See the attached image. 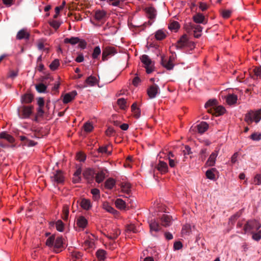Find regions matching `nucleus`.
Listing matches in <instances>:
<instances>
[{
    "label": "nucleus",
    "mask_w": 261,
    "mask_h": 261,
    "mask_svg": "<svg viewBox=\"0 0 261 261\" xmlns=\"http://www.w3.org/2000/svg\"><path fill=\"white\" fill-rule=\"evenodd\" d=\"M116 207L120 210H124L126 207V203L121 199H117L115 201Z\"/></svg>",
    "instance_id": "nucleus-33"
},
{
    "label": "nucleus",
    "mask_w": 261,
    "mask_h": 261,
    "mask_svg": "<svg viewBox=\"0 0 261 261\" xmlns=\"http://www.w3.org/2000/svg\"><path fill=\"white\" fill-rule=\"evenodd\" d=\"M56 227L57 230L62 231L64 228L63 222L60 220H58L56 223Z\"/></svg>",
    "instance_id": "nucleus-52"
},
{
    "label": "nucleus",
    "mask_w": 261,
    "mask_h": 261,
    "mask_svg": "<svg viewBox=\"0 0 261 261\" xmlns=\"http://www.w3.org/2000/svg\"><path fill=\"white\" fill-rule=\"evenodd\" d=\"M132 186L130 183L127 182H123L121 184V188L122 191L127 194H129L131 192Z\"/></svg>",
    "instance_id": "nucleus-23"
},
{
    "label": "nucleus",
    "mask_w": 261,
    "mask_h": 261,
    "mask_svg": "<svg viewBox=\"0 0 261 261\" xmlns=\"http://www.w3.org/2000/svg\"><path fill=\"white\" fill-rule=\"evenodd\" d=\"M60 63L58 59L54 60L49 65V67L51 70H55L57 69L59 66Z\"/></svg>",
    "instance_id": "nucleus-50"
},
{
    "label": "nucleus",
    "mask_w": 261,
    "mask_h": 261,
    "mask_svg": "<svg viewBox=\"0 0 261 261\" xmlns=\"http://www.w3.org/2000/svg\"><path fill=\"white\" fill-rule=\"evenodd\" d=\"M83 254L80 252H74L72 253V257L73 261H81V259Z\"/></svg>",
    "instance_id": "nucleus-48"
},
{
    "label": "nucleus",
    "mask_w": 261,
    "mask_h": 261,
    "mask_svg": "<svg viewBox=\"0 0 261 261\" xmlns=\"http://www.w3.org/2000/svg\"><path fill=\"white\" fill-rule=\"evenodd\" d=\"M88 223L87 219L84 216H80L77 219V225L82 228L86 227Z\"/></svg>",
    "instance_id": "nucleus-25"
},
{
    "label": "nucleus",
    "mask_w": 261,
    "mask_h": 261,
    "mask_svg": "<svg viewBox=\"0 0 261 261\" xmlns=\"http://www.w3.org/2000/svg\"><path fill=\"white\" fill-rule=\"evenodd\" d=\"M261 227V224L254 219L250 220L246 222L244 226V233H253Z\"/></svg>",
    "instance_id": "nucleus-4"
},
{
    "label": "nucleus",
    "mask_w": 261,
    "mask_h": 261,
    "mask_svg": "<svg viewBox=\"0 0 261 261\" xmlns=\"http://www.w3.org/2000/svg\"><path fill=\"white\" fill-rule=\"evenodd\" d=\"M231 11L229 10H224L222 12V15L223 18H227L230 17Z\"/></svg>",
    "instance_id": "nucleus-60"
},
{
    "label": "nucleus",
    "mask_w": 261,
    "mask_h": 261,
    "mask_svg": "<svg viewBox=\"0 0 261 261\" xmlns=\"http://www.w3.org/2000/svg\"><path fill=\"white\" fill-rule=\"evenodd\" d=\"M254 182L255 185H261V175L260 174H257L254 177Z\"/></svg>",
    "instance_id": "nucleus-63"
},
{
    "label": "nucleus",
    "mask_w": 261,
    "mask_h": 261,
    "mask_svg": "<svg viewBox=\"0 0 261 261\" xmlns=\"http://www.w3.org/2000/svg\"><path fill=\"white\" fill-rule=\"evenodd\" d=\"M145 11L147 13L148 17L150 19H153L155 17L156 10L154 8L152 7L146 8L145 9Z\"/></svg>",
    "instance_id": "nucleus-21"
},
{
    "label": "nucleus",
    "mask_w": 261,
    "mask_h": 261,
    "mask_svg": "<svg viewBox=\"0 0 261 261\" xmlns=\"http://www.w3.org/2000/svg\"><path fill=\"white\" fill-rule=\"evenodd\" d=\"M115 133V130L111 127H109L106 131V135L109 137L113 136Z\"/></svg>",
    "instance_id": "nucleus-61"
},
{
    "label": "nucleus",
    "mask_w": 261,
    "mask_h": 261,
    "mask_svg": "<svg viewBox=\"0 0 261 261\" xmlns=\"http://www.w3.org/2000/svg\"><path fill=\"white\" fill-rule=\"evenodd\" d=\"M156 168L161 174H165L168 171L167 164L164 161H160Z\"/></svg>",
    "instance_id": "nucleus-14"
},
{
    "label": "nucleus",
    "mask_w": 261,
    "mask_h": 261,
    "mask_svg": "<svg viewBox=\"0 0 261 261\" xmlns=\"http://www.w3.org/2000/svg\"><path fill=\"white\" fill-rule=\"evenodd\" d=\"M47 87L42 83H40L36 85V90L39 93H44L46 90Z\"/></svg>",
    "instance_id": "nucleus-45"
},
{
    "label": "nucleus",
    "mask_w": 261,
    "mask_h": 261,
    "mask_svg": "<svg viewBox=\"0 0 261 261\" xmlns=\"http://www.w3.org/2000/svg\"><path fill=\"white\" fill-rule=\"evenodd\" d=\"M218 154V151H215L212 152L206 163V165L208 166H214L215 164L216 159Z\"/></svg>",
    "instance_id": "nucleus-17"
},
{
    "label": "nucleus",
    "mask_w": 261,
    "mask_h": 261,
    "mask_svg": "<svg viewBox=\"0 0 261 261\" xmlns=\"http://www.w3.org/2000/svg\"><path fill=\"white\" fill-rule=\"evenodd\" d=\"M253 72L255 76L261 79V66L255 67Z\"/></svg>",
    "instance_id": "nucleus-57"
},
{
    "label": "nucleus",
    "mask_w": 261,
    "mask_h": 261,
    "mask_svg": "<svg viewBox=\"0 0 261 261\" xmlns=\"http://www.w3.org/2000/svg\"><path fill=\"white\" fill-rule=\"evenodd\" d=\"M80 42V38L78 37H72L70 38H66L64 39L65 43H70L72 45H74Z\"/></svg>",
    "instance_id": "nucleus-37"
},
{
    "label": "nucleus",
    "mask_w": 261,
    "mask_h": 261,
    "mask_svg": "<svg viewBox=\"0 0 261 261\" xmlns=\"http://www.w3.org/2000/svg\"><path fill=\"white\" fill-rule=\"evenodd\" d=\"M30 34L24 29L20 30L16 35V38L18 40L23 39H29Z\"/></svg>",
    "instance_id": "nucleus-20"
},
{
    "label": "nucleus",
    "mask_w": 261,
    "mask_h": 261,
    "mask_svg": "<svg viewBox=\"0 0 261 261\" xmlns=\"http://www.w3.org/2000/svg\"><path fill=\"white\" fill-rule=\"evenodd\" d=\"M33 109V106H22L18 110L19 117L23 119L29 118L32 113Z\"/></svg>",
    "instance_id": "nucleus-6"
},
{
    "label": "nucleus",
    "mask_w": 261,
    "mask_h": 261,
    "mask_svg": "<svg viewBox=\"0 0 261 261\" xmlns=\"http://www.w3.org/2000/svg\"><path fill=\"white\" fill-rule=\"evenodd\" d=\"M176 46L178 49L187 48L192 50L195 48V45L194 42L189 40L186 34H184L177 41Z\"/></svg>",
    "instance_id": "nucleus-2"
},
{
    "label": "nucleus",
    "mask_w": 261,
    "mask_h": 261,
    "mask_svg": "<svg viewBox=\"0 0 261 261\" xmlns=\"http://www.w3.org/2000/svg\"><path fill=\"white\" fill-rule=\"evenodd\" d=\"M160 221L162 226L164 227L169 226L172 223V217L168 215L164 214L161 217Z\"/></svg>",
    "instance_id": "nucleus-12"
},
{
    "label": "nucleus",
    "mask_w": 261,
    "mask_h": 261,
    "mask_svg": "<svg viewBox=\"0 0 261 261\" xmlns=\"http://www.w3.org/2000/svg\"><path fill=\"white\" fill-rule=\"evenodd\" d=\"M83 174L85 178L89 179L94 177V172L92 169H87L84 171Z\"/></svg>",
    "instance_id": "nucleus-32"
},
{
    "label": "nucleus",
    "mask_w": 261,
    "mask_h": 261,
    "mask_svg": "<svg viewBox=\"0 0 261 261\" xmlns=\"http://www.w3.org/2000/svg\"><path fill=\"white\" fill-rule=\"evenodd\" d=\"M126 231L128 232L136 233L137 230L134 224H128L126 226Z\"/></svg>",
    "instance_id": "nucleus-51"
},
{
    "label": "nucleus",
    "mask_w": 261,
    "mask_h": 261,
    "mask_svg": "<svg viewBox=\"0 0 261 261\" xmlns=\"http://www.w3.org/2000/svg\"><path fill=\"white\" fill-rule=\"evenodd\" d=\"M261 119V109L255 111L250 110L245 116L244 120L248 125L253 121L257 123Z\"/></svg>",
    "instance_id": "nucleus-3"
},
{
    "label": "nucleus",
    "mask_w": 261,
    "mask_h": 261,
    "mask_svg": "<svg viewBox=\"0 0 261 261\" xmlns=\"http://www.w3.org/2000/svg\"><path fill=\"white\" fill-rule=\"evenodd\" d=\"M117 104L121 109L125 110L127 107L126 100L123 98L118 99Z\"/></svg>",
    "instance_id": "nucleus-42"
},
{
    "label": "nucleus",
    "mask_w": 261,
    "mask_h": 261,
    "mask_svg": "<svg viewBox=\"0 0 261 261\" xmlns=\"http://www.w3.org/2000/svg\"><path fill=\"white\" fill-rule=\"evenodd\" d=\"M205 108L207 109V112L212 114L219 116L225 113L224 107L221 106H217V101L216 99H210L205 104Z\"/></svg>",
    "instance_id": "nucleus-1"
},
{
    "label": "nucleus",
    "mask_w": 261,
    "mask_h": 261,
    "mask_svg": "<svg viewBox=\"0 0 261 261\" xmlns=\"http://www.w3.org/2000/svg\"><path fill=\"white\" fill-rule=\"evenodd\" d=\"M96 254L99 260H103L106 258V252L104 250L99 249L97 251Z\"/></svg>",
    "instance_id": "nucleus-41"
},
{
    "label": "nucleus",
    "mask_w": 261,
    "mask_h": 261,
    "mask_svg": "<svg viewBox=\"0 0 261 261\" xmlns=\"http://www.w3.org/2000/svg\"><path fill=\"white\" fill-rule=\"evenodd\" d=\"M161 64L164 68L169 70H172L174 66L171 57L169 59H167L164 56H162Z\"/></svg>",
    "instance_id": "nucleus-10"
},
{
    "label": "nucleus",
    "mask_w": 261,
    "mask_h": 261,
    "mask_svg": "<svg viewBox=\"0 0 261 261\" xmlns=\"http://www.w3.org/2000/svg\"><path fill=\"white\" fill-rule=\"evenodd\" d=\"M109 146L108 145H106L105 146H99L98 149H97V151L98 153H106L108 154V155L111 154L112 151H108V148Z\"/></svg>",
    "instance_id": "nucleus-39"
},
{
    "label": "nucleus",
    "mask_w": 261,
    "mask_h": 261,
    "mask_svg": "<svg viewBox=\"0 0 261 261\" xmlns=\"http://www.w3.org/2000/svg\"><path fill=\"white\" fill-rule=\"evenodd\" d=\"M50 179L54 185L62 184L64 182V176L62 171L60 170H57L53 173V175L50 176Z\"/></svg>",
    "instance_id": "nucleus-5"
},
{
    "label": "nucleus",
    "mask_w": 261,
    "mask_h": 261,
    "mask_svg": "<svg viewBox=\"0 0 261 261\" xmlns=\"http://www.w3.org/2000/svg\"><path fill=\"white\" fill-rule=\"evenodd\" d=\"M64 244V239L62 237L59 236L56 237L53 246L54 252L57 253L61 252L62 249L65 248Z\"/></svg>",
    "instance_id": "nucleus-8"
},
{
    "label": "nucleus",
    "mask_w": 261,
    "mask_h": 261,
    "mask_svg": "<svg viewBox=\"0 0 261 261\" xmlns=\"http://www.w3.org/2000/svg\"><path fill=\"white\" fill-rule=\"evenodd\" d=\"M203 28L199 24H194V37L196 38H199L201 36V32L202 31Z\"/></svg>",
    "instance_id": "nucleus-26"
},
{
    "label": "nucleus",
    "mask_w": 261,
    "mask_h": 261,
    "mask_svg": "<svg viewBox=\"0 0 261 261\" xmlns=\"http://www.w3.org/2000/svg\"><path fill=\"white\" fill-rule=\"evenodd\" d=\"M166 37L165 33L162 30L157 31L155 34V39L158 40H162L165 38Z\"/></svg>",
    "instance_id": "nucleus-34"
},
{
    "label": "nucleus",
    "mask_w": 261,
    "mask_h": 261,
    "mask_svg": "<svg viewBox=\"0 0 261 261\" xmlns=\"http://www.w3.org/2000/svg\"><path fill=\"white\" fill-rule=\"evenodd\" d=\"M77 92L76 91H73L71 92L66 93L63 97V102L64 103H68L72 101L76 95Z\"/></svg>",
    "instance_id": "nucleus-16"
},
{
    "label": "nucleus",
    "mask_w": 261,
    "mask_h": 261,
    "mask_svg": "<svg viewBox=\"0 0 261 261\" xmlns=\"http://www.w3.org/2000/svg\"><path fill=\"white\" fill-rule=\"evenodd\" d=\"M179 28V23L177 21H173L170 23L168 28L171 31L176 32Z\"/></svg>",
    "instance_id": "nucleus-44"
},
{
    "label": "nucleus",
    "mask_w": 261,
    "mask_h": 261,
    "mask_svg": "<svg viewBox=\"0 0 261 261\" xmlns=\"http://www.w3.org/2000/svg\"><path fill=\"white\" fill-rule=\"evenodd\" d=\"M97 82L98 81L96 77L91 75L86 80L85 84H86V85H84L83 86V88H86L88 86L91 87L94 86L97 83Z\"/></svg>",
    "instance_id": "nucleus-19"
},
{
    "label": "nucleus",
    "mask_w": 261,
    "mask_h": 261,
    "mask_svg": "<svg viewBox=\"0 0 261 261\" xmlns=\"http://www.w3.org/2000/svg\"><path fill=\"white\" fill-rule=\"evenodd\" d=\"M102 208L108 212L115 214L117 211L112 207L108 202H104L102 204Z\"/></svg>",
    "instance_id": "nucleus-28"
},
{
    "label": "nucleus",
    "mask_w": 261,
    "mask_h": 261,
    "mask_svg": "<svg viewBox=\"0 0 261 261\" xmlns=\"http://www.w3.org/2000/svg\"><path fill=\"white\" fill-rule=\"evenodd\" d=\"M116 49L113 47H106L102 50V60L105 61L108 60V59L114 56L116 53Z\"/></svg>",
    "instance_id": "nucleus-9"
},
{
    "label": "nucleus",
    "mask_w": 261,
    "mask_h": 261,
    "mask_svg": "<svg viewBox=\"0 0 261 261\" xmlns=\"http://www.w3.org/2000/svg\"><path fill=\"white\" fill-rule=\"evenodd\" d=\"M193 19L196 23L206 24L207 23L205 16L200 13H197L194 15L193 16Z\"/></svg>",
    "instance_id": "nucleus-15"
},
{
    "label": "nucleus",
    "mask_w": 261,
    "mask_h": 261,
    "mask_svg": "<svg viewBox=\"0 0 261 261\" xmlns=\"http://www.w3.org/2000/svg\"><path fill=\"white\" fill-rule=\"evenodd\" d=\"M194 24L192 23L191 22L187 23L185 25V29L188 33L191 32L194 29Z\"/></svg>",
    "instance_id": "nucleus-56"
},
{
    "label": "nucleus",
    "mask_w": 261,
    "mask_h": 261,
    "mask_svg": "<svg viewBox=\"0 0 261 261\" xmlns=\"http://www.w3.org/2000/svg\"><path fill=\"white\" fill-rule=\"evenodd\" d=\"M101 53V50L99 46H96L93 50V53L92 54V58L93 59H96L100 55Z\"/></svg>",
    "instance_id": "nucleus-53"
},
{
    "label": "nucleus",
    "mask_w": 261,
    "mask_h": 261,
    "mask_svg": "<svg viewBox=\"0 0 261 261\" xmlns=\"http://www.w3.org/2000/svg\"><path fill=\"white\" fill-rule=\"evenodd\" d=\"M140 59L141 62L144 64V67L146 68V72L148 74L151 73L153 71L152 62L148 56L146 55H142Z\"/></svg>",
    "instance_id": "nucleus-7"
},
{
    "label": "nucleus",
    "mask_w": 261,
    "mask_h": 261,
    "mask_svg": "<svg viewBox=\"0 0 261 261\" xmlns=\"http://www.w3.org/2000/svg\"><path fill=\"white\" fill-rule=\"evenodd\" d=\"M251 234H252V238L253 240L259 241L261 239V229L256 232L253 231Z\"/></svg>",
    "instance_id": "nucleus-49"
},
{
    "label": "nucleus",
    "mask_w": 261,
    "mask_h": 261,
    "mask_svg": "<svg viewBox=\"0 0 261 261\" xmlns=\"http://www.w3.org/2000/svg\"><path fill=\"white\" fill-rule=\"evenodd\" d=\"M250 138L254 141H259L261 140V134L253 133L250 136Z\"/></svg>",
    "instance_id": "nucleus-58"
},
{
    "label": "nucleus",
    "mask_w": 261,
    "mask_h": 261,
    "mask_svg": "<svg viewBox=\"0 0 261 261\" xmlns=\"http://www.w3.org/2000/svg\"><path fill=\"white\" fill-rule=\"evenodd\" d=\"M113 233L108 235L107 237L111 240H114L116 239L118 237L120 234V230L119 229H115L113 230Z\"/></svg>",
    "instance_id": "nucleus-36"
},
{
    "label": "nucleus",
    "mask_w": 261,
    "mask_h": 261,
    "mask_svg": "<svg viewBox=\"0 0 261 261\" xmlns=\"http://www.w3.org/2000/svg\"><path fill=\"white\" fill-rule=\"evenodd\" d=\"M106 173H107V170L106 169H102L98 171L96 174L95 176V180L96 182L98 183L101 182L106 177Z\"/></svg>",
    "instance_id": "nucleus-18"
},
{
    "label": "nucleus",
    "mask_w": 261,
    "mask_h": 261,
    "mask_svg": "<svg viewBox=\"0 0 261 261\" xmlns=\"http://www.w3.org/2000/svg\"><path fill=\"white\" fill-rule=\"evenodd\" d=\"M33 98L34 97L32 94L26 93L22 96L21 101L23 103H29L32 101Z\"/></svg>",
    "instance_id": "nucleus-24"
},
{
    "label": "nucleus",
    "mask_w": 261,
    "mask_h": 261,
    "mask_svg": "<svg viewBox=\"0 0 261 261\" xmlns=\"http://www.w3.org/2000/svg\"><path fill=\"white\" fill-rule=\"evenodd\" d=\"M238 96L234 94H228L226 97V102L229 105H233L237 102Z\"/></svg>",
    "instance_id": "nucleus-27"
},
{
    "label": "nucleus",
    "mask_w": 261,
    "mask_h": 261,
    "mask_svg": "<svg viewBox=\"0 0 261 261\" xmlns=\"http://www.w3.org/2000/svg\"><path fill=\"white\" fill-rule=\"evenodd\" d=\"M76 158L78 161L84 162L86 159V155L85 154L80 152L77 153Z\"/></svg>",
    "instance_id": "nucleus-55"
},
{
    "label": "nucleus",
    "mask_w": 261,
    "mask_h": 261,
    "mask_svg": "<svg viewBox=\"0 0 261 261\" xmlns=\"http://www.w3.org/2000/svg\"><path fill=\"white\" fill-rule=\"evenodd\" d=\"M216 170L215 168H212L206 171L205 173L206 177L210 179L214 180L215 179V175L214 172Z\"/></svg>",
    "instance_id": "nucleus-40"
},
{
    "label": "nucleus",
    "mask_w": 261,
    "mask_h": 261,
    "mask_svg": "<svg viewBox=\"0 0 261 261\" xmlns=\"http://www.w3.org/2000/svg\"><path fill=\"white\" fill-rule=\"evenodd\" d=\"M182 152L185 155H190L192 153L191 148L188 145H186L184 147V149L182 150Z\"/></svg>",
    "instance_id": "nucleus-59"
},
{
    "label": "nucleus",
    "mask_w": 261,
    "mask_h": 261,
    "mask_svg": "<svg viewBox=\"0 0 261 261\" xmlns=\"http://www.w3.org/2000/svg\"><path fill=\"white\" fill-rule=\"evenodd\" d=\"M124 0H107V3L114 7L122 8Z\"/></svg>",
    "instance_id": "nucleus-30"
},
{
    "label": "nucleus",
    "mask_w": 261,
    "mask_h": 261,
    "mask_svg": "<svg viewBox=\"0 0 261 261\" xmlns=\"http://www.w3.org/2000/svg\"><path fill=\"white\" fill-rule=\"evenodd\" d=\"M93 195V198L95 201L98 200L100 198V191L96 188H94L91 190V191Z\"/></svg>",
    "instance_id": "nucleus-43"
},
{
    "label": "nucleus",
    "mask_w": 261,
    "mask_h": 261,
    "mask_svg": "<svg viewBox=\"0 0 261 261\" xmlns=\"http://www.w3.org/2000/svg\"><path fill=\"white\" fill-rule=\"evenodd\" d=\"M161 225L156 221L155 220H151L149 222V227H150V232H158L160 231L162 229Z\"/></svg>",
    "instance_id": "nucleus-13"
},
{
    "label": "nucleus",
    "mask_w": 261,
    "mask_h": 261,
    "mask_svg": "<svg viewBox=\"0 0 261 261\" xmlns=\"http://www.w3.org/2000/svg\"><path fill=\"white\" fill-rule=\"evenodd\" d=\"M84 127L85 131L88 133L91 132L93 129L92 124L89 122H86Z\"/></svg>",
    "instance_id": "nucleus-54"
},
{
    "label": "nucleus",
    "mask_w": 261,
    "mask_h": 261,
    "mask_svg": "<svg viewBox=\"0 0 261 261\" xmlns=\"http://www.w3.org/2000/svg\"><path fill=\"white\" fill-rule=\"evenodd\" d=\"M105 187L108 189H112L115 185V181L113 178H109L105 181Z\"/></svg>",
    "instance_id": "nucleus-38"
},
{
    "label": "nucleus",
    "mask_w": 261,
    "mask_h": 261,
    "mask_svg": "<svg viewBox=\"0 0 261 261\" xmlns=\"http://www.w3.org/2000/svg\"><path fill=\"white\" fill-rule=\"evenodd\" d=\"M49 24L53 28H54L56 30L58 29L60 25V23L58 21L56 20H53L52 21L49 22Z\"/></svg>",
    "instance_id": "nucleus-62"
},
{
    "label": "nucleus",
    "mask_w": 261,
    "mask_h": 261,
    "mask_svg": "<svg viewBox=\"0 0 261 261\" xmlns=\"http://www.w3.org/2000/svg\"><path fill=\"white\" fill-rule=\"evenodd\" d=\"M17 75H18V71L10 70L9 71V74L8 76L12 79H14L17 76Z\"/></svg>",
    "instance_id": "nucleus-64"
},
{
    "label": "nucleus",
    "mask_w": 261,
    "mask_h": 261,
    "mask_svg": "<svg viewBox=\"0 0 261 261\" xmlns=\"http://www.w3.org/2000/svg\"><path fill=\"white\" fill-rule=\"evenodd\" d=\"M81 206L83 209L86 210H89L92 206L90 201L86 199H83L82 200Z\"/></svg>",
    "instance_id": "nucleus-31"
},
{
    "label": "nucleus",
    "mask_w": 261,
    "mask_h": 261,
    "mask_svg": "<svg viewBox=\"0 0 261 261\" xmlns=\"http://www.w3.org/2000/svg\"><path fill=\"white\" fill-rule=\"evenodd\" d=\"M69 215V207L67 205H64L63 208L62 219L66 221L68 220Z\"/></svg>",
    "instance_id": "nucleus-46"
},
{
    "label": "nucleus",
    "mask_w": 261,
    "mask_h": 261,
    "mask_svg": "<svg viewBox=\"0 0 261 261\" xmlns=\"http://www.w3.org/2000/svg\"><path fill=\"white\" fill-rule=\"evenodd\" d=\"M56 239L55 235H52L49 237L47 240L46 241V245L48 247H53L54 246L55 240Z\"/></svg>",
    "instance_id": "nucleus-47"
},
{
    "label": "nucleus",
    "mask_w": 261,
    "mask_h": 261,
    "mask_svg": "<svg viewBox=\"0 0 261 261\" xmlns=\"http://www.w3.org/2000/svg\"><path fill=\"white\" fill-rule=\"evenodd\" d=\"M160 90L159 86L156 84L150 86L147 89V94L150 98H154Z\"/></svg>",
    "instance_id": "nucleus-11"
},
{
    "label": "nucleus",
    "mask_w": 261,
    "mask_h": 261,
    "mask_svg": "<svg viewBox=\"0 0 261 261\" xmlns=\"http://www.w3.org/2000/svg\"><path fill=\"white\" fill-rule=\"evenodd\" d=\"M0 138L6 139L10 143H13L15 141L14 138L12 136L7 134L5 132L0 133Z\"/></svg>",
    "instance_id": "nucleus-29"
},
{
    "label": "nucleus",
    "mask_w": 261,
    "mask_h": 261,
    "mask_svg": "<svg viewBox=\"0 0 261 261\" xmlns=\"http://www.w3.org/2000/svg\"><path fill=\"white\" fill-rule=\"evenodd\" d=\"M197 130L199 133L203 134L206 132L208 128V124L205 122H201L197 126Z\"/></svg>",
    "instance_id": "nucleus-22"
},
{
    "label": "nucleus",
    "mask_w": 261,
    "mask_h": 261,
    "mask_svg": "<svg viewBox=\"0 0 261 261\" xmlns=\"http://www.w3.org/2000/svg\"><path fill=\"white\" fill-rule=\"evenodd\" d=\"M107 13L105 11H97L95 13V18L97 20H100L106 17Z\"/></svg>",
    "instance_id": "nucleus-35"
}]
</instances>
